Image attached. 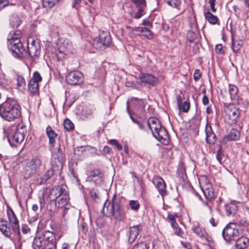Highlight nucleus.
<instances>
[{"instance_id":"f8f14e48","label":"nucleus","mask_w":249,"mask_h":249,"mask_svg":"<svg viewBox=\"0 0 249 249\" xmlns=\"http://www.w3.org/2000/svg\"><path fill=\"white\" fill-rule=\"evenodd\" d=\"M84 77L81 72L79 71H72L70 72L66 77L67 83L70 85H78L83 83Z\"/></svg>"},{"instance_id":"39448f33","label":"nucleus","mask_w":249,"mask_h":249,"mask_svg":"<svg viewBox=\"0 0 249 249\" xmlns=\"http://www.w3.org/2000/svg\"><path fill=\"white\" fill-rule=\"evenodd\" d=\"M50 199L55 200V205L61 208L68 203L69 196L68 192L62 187H54L51 191Z\"/></svg>"},{"instance_id":"603ef678","label":"nucleus","mask_w":249,"mask_h":249,"mask_svg":"<svg viewBox=\"0 0 249 249\" xmlns=\"http://www.w3.org/2000/svg\"><path fill=\"white\" fill-rule=\"evenodd\" d=\"M201 72L199 70H196L194 73V79L195 81H197L201 77Z\"/></svg>"},{"instance_id":"f03ea898","label":"nucleus","mask_w":249,"mask_h":249,"mask_svg":"<svg viewBox=\"0 0 249 249\" xmlns=\"http://www.w3.org/2000/svg\"><path fill=\"white\" fill-rule=\"evenodd\" d=\"M21 114L20 107L18 101L8 98L0 105V115L6 121L11 122L18 118Z\"/></svg>"},{"instance_id":"393cba45","label":"nucleus","mask_w":249,"mask_h":249,"mask_svg":"<svg viewBox=\"0 0 249 249\" xmlns=\"http://www.w3.org/2000/svg\"><path fill=\"white\" fill-rule=\"evenodd\" d=\"M148 124L153 134V132H156L161 127L159 121L156 118H151L149 119Z\"/></svg>"},{"instance_id":"4d7b16f0","label":"nucleus","mask_w":249,"mask_h":249,"mask_svg":"<svg viewBox=\"0 0 249 249\" xmlns=\"http://www.w3.org/2000/svg\"><path fill=\"white\" fill-rule=\"evenodd\" d=\"M215 0H209V2L210 5L211 9L213 12H215L216 9L214 7Z\"/></svg>"},{"instance_id":"c9c22d12","label":"nucleus","mask_w":249,"mask_h":249,"mask_svg":"<svg viewBox=\"0 0 249 249\" xmlns=\"http://www.w3.org/2000/svg\"><path fill=\"white\" fill-rule=\"evenodd\" d=\"M58 2L59 0H43L42 4L45 8H51Z\"/></svg>"},{"instance_id":"8fccbe9b","label":"nucleus","mask_w":249,"mask_h":249,"mask_svg":"<svg viewBox=\"0 0 249 249\" xmlns=\"http://www.w3.org/2000/svg\"><path fill=\"white\" fill-rule=\"evenodd\" d=\"M100 172L98 169H93L88 174L90 177H97L100 175Z\"/></svg>"},{"instance_id":"de8ad7c7","label":"nucleus","mask_w":249,"mask_h":249,"mask_svg":"<svg viewBox=\"0 0 249 249\" xmlns=\"http://www.w3.org/2000/svg\"><path fill=\"white\" fill-rule=\"evenodd\" d=\"M223 154L221 150V149L219 148V149L216 152V159L219 163L222 164L223 161Z\"/></svg>"},{"instance_id":"e433bc0d","label":"nucleus","mask_w":249,"mask_h":249,"mask_svg":"<svg viewBox=\"0 0 249 249\" xmlns=\"http://www.w3.org/2000/svg\"><path fill=\"white\" fill-rule=\"evenodd\" d=\"M193 231L194 233L200 237L204 236L205 234L206 233L205 231H203L198 224L196 226H194L193 228Z\"/></svg>"},{"instance_id":"1a4fd4ad","label":"nucleus","mask_w":249,"mask_h":249,"mask_svg":"<svg viewBox=\"0 0 249 249\" xmlns=\"http://www.w3.org/2000/svg\"><path fill=\"white\" fill-rule=\"evenodd\" d=\"M25 127L21 126L18 127L14 133L9 134L8 140L12 146H17L24 140L25 137Z\"/></svg>"},{"instance_id":"13d9d810","label":"nucleus","mask_w":249,"mask_h":249,"mask_svg":"<svg viewBox=\"0 0 249 249\" xmlns=\"http://www.w3.org/2000/svg\"><path fill=\"white\" fill-rule=\"evenodd\" d=\"M125 86L129 88H137L135 82L132 81H126Z\"/></svg>"},{"instance_id":"4468645a","label":"nucleus","mask_w":249,"mask_h":249,"mask_svg":"<svg viewBox=\"0 0 249 249\" xmlns=\"http://www.w3.org/2000/svg\"><path fill=\"white\" fill-rule=\"evenodd\" d=\"M71 42L68 39H64L58 47L57 58L59 59L64 58L65 55L71 52Z\"/></svg>"},{"instance_id":"bb28decb","label":"nucleus","mask_w":249,"mask_h":249,"mask_svg":"<svg viewBox=\"0 0 249 249\" xmlns=\"http://www.w3.org/2000/svg\"><path fill=\"white\" fill-rule=\"evenodd\" d=\"M10 25L13 28H18L21 23V20L17 14H13L9 18Z\"/></svg>"},{"instance_id":"412c9836","label":"nucleus","mask_w":249,"mask_h":249,"mask_svg":"<svg viewBox=\"0 0 249 249\" xmlns=\"http://www.w3.org/2000/svg\"><path fill=\"white\" fill-rule=\"evenodd\" d=\"M140 33H142V36L149 39L153 38V34L151 31L147 28L142 27L134 28L132 32L130 33V36L131 37H133L135 36L139 35Z\"/></svg>"},{"instance_id":"58836bf2","label":"nucleus","mask_w":249,"mask_h":249,"mask_svg":"<svg viewBox=\"0 0 249 249\" xmlns=\"http://www.w3.org/2000/svg\"><path fill=\"white\" fill-rule=\"evenodd\" d=\"M64 126L65 128L68 131L71 130L74 128L73 124L69 119H66L64 120Z\"/></svg>"},{"instance_id":"423d86ee","label":"nucleus","mask_w":249,"mask_h":249,"mask_svg":"<svg viewBox=\"0 0 249 249\" xmlns=\"http://www.w3.org/2000/svg\"><path fill=\"white\" fill-rule=\"evenodd\" d=\"M7 47L13 56L16 57H22L24 49L20 39L17 37L12 36L8 39Z\"/></svg>"},{"instance_id":"7c9ffc66","label":"nucleus","mask_w":249,"mask_h":249,"mask_svg":"<svg viewBox=\"0 0 249 249\" xmlns=\"http://www.w3.org/2000/svg\"><path fill=\"white\" fill-rule=\"evenodd\" d=\"M229 92L231 100H235L237 101L238 100V89L237 88L235 85L229 84Z\"/></svg>"},{"instance_id":"2eb2a0df","label":"nucleus","mask_w":249,"mask_h":249,"mask_svg":"<svg viewBox=\"0 0 249 249\" xmlns=\"http://www.w3.org/2000/svg\"><path fill=\"white\" fill-rule=\"evenodd\" d=\"M42 81V78L39 72L36 71L33 74V78L29 83V90L33 94H36L38 92V82Z\"/></svg>"},{"instance_id":"a19ab883","label":"nucleus","mask_w":249,"mask_h":249,"mask_svg":"<svg viewBox=\"0 0 249 249\" xmlns=\"http://www.w3.org/2000/svg\"><path fill=\"white\" fill-rule=\"evenodd\" d=\"M203 237L207 241V244L211 248V249H214L213 247L214 244L212 238L207 234H206Z\"/></svg>"},{"instance_id":"9d476101","label":"nucleus","mask_w":249,"mask_h":249,"mask_svg":"<svg viewBox=\"0 0 249 249\" xmlns=\"http://www.w3.org/2000/svg\"><path fill=\"white\" fill-rule=\"evenodd\" d=\"M238 226L234 223H230L226 225L222 231V235L227 242L234 240L239 233Z\"/></svg>"},{"instance_id":"6ab92c4d","label":"nucleus","mask_w":249,"mask_h":249,"mask_svg":"<svg viewBox=\"0 0 249 249\" xmlns=\"http://www.w3.org/2000/svg\"><path fill=\"white\" fill-rule=\"evenodd\" d=\"M178 215L177 214H173L171 213H168L167 220L170 222L171 225L174 230L175 233L181 237H183V231L181 230L178 226V224L176 221V217H177Z\"/></svg>"},{"instance_id":"864d4df0","label":"nucleus","mask_w":249,"mask_h":249,"mask_svg":"<svg viewBox=\"0 0 249 249\" xmlns=\"http://www.w3.org/2000/svg\"><path fill=\"white\" fill-rule=\"evenodd\" d=\"M190 109V103L188 102H184L182 106V109L183 112H187Z\"/></svg>"},{"instance_id":"f3484780","label":"nucleus","mask_w":249,"mask_h":249,"mask_svg":"<svg viewBox=\"0 0 249 249\" xmlns=\"http://www.w3.org/2000/svg\"><path fill=\"white\" fill-rule=\"evenodd\" d=\"M138 77L141 81L144 84L155 86L159 83V79L151 74L141 73Z\"/></svg>"},{"instance_id":"37998d69","label":"nucleus","mask_w":249,"mask_h":249,"mask_svg":"<svg viewBox=\"0 0 249 249\" xmlns=\"http://www.w3.org/2000/svg\"><path fill=\"white\" fill-rule=\"evenodd\" d=\"M129 205L131 209L134 211H137L140 208L139 203L135 200H130Z\"/></svg>"},{"instance_id":"b1692460","label":"nucleus","mask_w":249,"mask_h":249,"mask_svg":"<svg viewBox=\"0 0 249 249\" xmlns=\"http://www.w3.org/2000/svg\"><path fill=\"white\" fill-rule=\"evenodd\" d=\"M139 232L138 226L131 227L129 229L128 242L132 244L137 238Z\"/></svg>"},{"instance_id":"5701e85b","label":"nucleus","mask_w":249,"mask_h":249,"mask_svg":"<svg viewBox=\"0 0 249 249\" xmlns=\"http://www.w3.org/2000/svg\"><path fill=\"white\" fill-rule=\"evenodd\" d=\"M235 246L239 249H245L249 246V238L245 236L238 238L235 242Z\"/></svg>"},{"instance_id":"680f3d73","label":"nucleus","mask_w":249,"mask_h":249,"mask_svg":"<svg viewBox=\"0 0 249 249\" xmlns=\"http://www.w3.org/2000/svg\"><path fill=\"white\" fill-rule=\"evenodd\" d=\"M202 103L204 105H207L209 103V100L208 97L205 94L202 99Z\"/></svg>"},{"instance_id":"69168bd1","label":"nucleus","mask_w":249,"mask_h":249,"mask_svg":"<svg viewBox=\"0 0 249 249\" xmlns=\"http://www.w3.org/2000/svg\"><path fill=\"white\" fill-rule=\"evenodd\" d=\"M81 0H73L72 3V7L76 8V6L80 3Z\"/></svg>"},{"instance_id":"5fc2aeb1","label":"nucleus","mask_w":249,"mask_h":249,"mask_svg":"<svg viewBox=\"0 0 249 249\" xmlns=\"http://www.w3.org/2000/svg\"><path fill=\"white\" fill-rule=\"evenodd\" d=\"M205 130L206 135L211 134V133H214L213 131L211 125L208 124H207L206 125Z\"/></svg>"},{"instance_id":"473e14b6","label":"nucleus","mask_w":249,"mask_h":249,"mask_svg":"<svg viewBox=\"0 0 249 249\" xmlns=\"http://www.w3.org/2000/svg\"><path fill=\"white\" fill-rule=\"evenodd\" d=\"M204 17L208 21L212 24H215L218 21L217 17L210 12L205 13Z\"/></svg>"},{"instance_id":"c85d7f7f","label":"nucleus","mask_w":249,"mask_h":249,"mask_svg":"<svg viewBox=\"0 0 249 249\" xmlns=\"http://www.w3.org/2000/svg\"><path fill=\"white\" fill-rule=\"evenodd\" d=\"M0 231L7 237H10L11 234L10 228L7 227L6 220H0Z\"/></svg>"},{"instance_id":"49530a36","label":"nucleus","mask_w":249,"mask_h":249,"mask_svg":"<svg viewBox=\"0 0 249 249\" xmlns=\"http://www.w3.org/2000/svg\"><path fill=\"white\" fill-rule=\"evenodd\" d=\"M135 5L137 7H145V0H131Z\"/></svg>"},{"instance_id":"09e8293b","label":"nucleus","mask_w":249,"mask_h":249,"mask_svg":"<svg viewBox=\"0 0 249 249\" xmlns=\"http://www.w3.org/2000/svg\"><path fill=\"white\" fill-rule=\"evenodd\" d=\"M71 211V210L65 208L63 209V213H62V217L63 219L65 220H67V219L70 217V214Z\"/></svg>"},{"instance_id":"0e129e2a","label":"nucleus","mask_w":249,"mask_h":249,"mask_svg":"<svg viewBox=\"0 0 249 249\" xmlns=\"http://www.w3.org/2000/svg\"><path fill=\"white\" fill-rule=\"evenodd\" d=\"M180 243L182 246L186 249H191V245L188 242H184L182 241H180Z\"/></svg>"},{"instance_id":"a211bd4d","label":"nucleus","mask_w":249,"mask_h":249,"mask_svg":"<svg viewBox=\"0 0 249 249\" xmlns=\"http://www.w3.org/2000/svg\"><path fill=\"white\" fill-rule=\"evenodd\" d=\"M28 51L31 57L38 56L40 53V46L38 41L32 39L31 43L28 42Z\"/></svg>"},{"instance_id":"a18cd8bd","label":"nucleus","mask_w":249,"mask_h":249,"mask_svg":"<svg viewBox=\"0 0 249 249\" xmlns=\"http://www.w3.org/2000/svg\"><path fill=\"white\" fill-rule=\"evenodd\" d=\"M137 8L138 10L134 15V18H139L142 16L145 7H137Z\"/></svg>"},{"instance_id":"dca6fc26","label":"nucleus","mask_w":249,"mask_h":249,"mask_svg":"<svg viewBox=\"0 0 249 249\" xmlns=\"http://www.w3.org/2000/svg\"><path fill=\"white\" fill-rule=\"evenodd\" d=\"M153 136L159 142L165 145L169 143V137L166 129L161 127L156 132H153Z\"/></svg>"},{"instance_id":"ddd939ff","label":"nucleus","mask_w":249,"mask_h":249,"mask_svg":"<svg viewBox=\"0 0 249 249\" xmlns=\"http://www.w3.org/2000/svg\"><path fill=\"white\" fill-rule=\"evenodd\" d=\"M7 215L13 232L15 233V235L20 239L19 222L16 214L14 211L12 209H10L7 211Z\"/></svg>"},{"instance_id":"6e6d98bb","label":"nucleus","mask_w":249,"mask_h":249,"mask_svg":"<svg viewBox=\"0 0 249 249\" xmlns=\"http://www.w3.org/2000/svg\"><path fill=\"white\" fill-rule=\"evenodd\" d=\"M9 4L8 0H0V11Z\"/></svg>"},{"instance_id":"c03bdc74","label":"nucleus","mask_w":249,"mask_h":249,"mask_svg":"<svg viewBox=\"0 0 249 249\" xmlns=\"http://www.w3.org/2000/svg\"><path fill=\"white\" fill-rule=\"evenodd\" d=\"M129 114L130 117L131 119L132 120V121H133V122L135 124H137L138 125L140 129H142L143 128V125L142 124V122L141 121L138 120L137 117L135 118L134 116H133L130 112H129Z\"/></svg>"},{"instance_id":"774afa93","label":"nucleus","mask_w":249,"mask_h":249,"mask_svg":"<svg viewBox=\"0 0 249 249\" xmlns=\"http://www.w3.org/2000/svg\"><path fill=\"white\" fill-rule=\"evenodd\" d=\"M244 213L245 215L249 218V208L246 207L244 210Z\"/></svg>"},{"instance_id":"7ed1b4c3","label":"nucleus","mask_w":249,"mask_h":249,"mask_svg":"<svg viewBox=\"0 0 249 249\" xmlns=\"http://www.w3.org/2000/svg\"><path fill=\"white\" fill-rule=\"evenodd\" d=\"M63 166V156L60 147L54 149L52 153V168L47 171L45 174L38 179L40 184L44 183L54 174V172H60Z\"/></svg>"},{"instance_id":"052dcab7","label":"nucleus","mask_w":249,"mask_h":249,"mask_svg":"<svg viewBox=\"0 0 249 249\" xmlns=\"http://www.w3.org/2000/svg\"><path fill=\"white\" fill-rule=\"evenodd\" d=\"M71 249V245L66 242H64L62 244L61 246V249Z\"/></svg>"},{"instance_id":"338daca9","label":"nucleus","mask_w":249,"mask_h":249,"mask_svg":"<svg viewBox=\"0 0 249 249\" xmlns=\"http://www.w3.org/2000/svg\"><path fill=\"white\" fill-rule=\"evenodd\" d=\"M209 222L213 226L215 227L217 224L218 221H215V219L212 217L209 220Z\"/></svg>"},{"instance_id":"f704fd0d","label":"nucleus","mask_w":249,"mask_h":249,"mask_svg":"<svg viewBox=\"0 0 249 249\" xmlns=\"http://www.w3.org/2000/svg\"><path fill=\"white\" fill-rule=\"evenodd\" d=\"M17 82V88L20 90L24 89L26 85L24 78L21 76H18Z\"/></svg>"},{"instance_id":"aec40b11","label":"nucleus","mask_w":249,"mask_h":249,"mask_svg":"<svg viewBox=\"0 0 249 249\" xmlns=\"http://www.w3.org/2000/svg\"><path fill=\"white\" fill-rule=\"evenodd\" d=\"M152 182L155 186L158 189L159 192L162 197H164L167 195L165 183L161 178L160 177H155Z\"/></svg>"},{"instance_id":"ea45409f","label":"nucleus","mask_w":249,"mask_h":249,"mask_svg":"<svg viewBox=\"0 0 249 249\" xmlns=\"http://www.w3.org/2000/svg\"><path fill=\"white\" fill-rule=\"evenodd\" d=\"M149 247L147 244L144 242H141L135 244L132 249H148Z\"/></svg>"},{"instance_id":"cd10ccee","label":"nucleus","mask_w":249,"mask_h":249,"mask_svg":"<svg viewBox=\"0 0 249 249\" xmlns=\"http://www.w3.org/2000/svg\"><path fill=\"white\" fill-rule=\"evenodd\" d=\"M46 134L49 138V143L53 144L55 143V139L57 136V134L53 130L50 126H48L46 130Z\"/></svg>"},{"instance_id":"4be33fe9","label":"nucleus","mask_w":249,"mask_h":249,"mask_svg":"<svg viewBox=\"0 0 249 249\" xmlns=\"http://www.w3.org/2000/svg\"><path fill=\"white\" fill-rule=\"evenodd\" d=\"M201 189L204 195L208 200H210L213 197V189L209 181L206 180V184L204 186H201Z\"/></svg>"},{"instance_id":"79ce46f5","label":"nucleus","mask_w":249,"mask_h":249,"mask_svg":"<svg viewBox=\"0 0 249 249\" xmlns=\"http://www.w3.org/2000/svg\"><path fill=\"white\" fill-rule=\"evenodd\" d=\"M206 136V141L209 144H213L216 142V136L214 133L207 135Z\"/></svg>"},{"instance_id":"f257e3e1","label":"nucleus","mask_w":249,"mask_h":249,"mask_svg":"<svg viewBox=\"0 0 249 249\" xmlns=\"http://www.w3.org/2000/svg\"><path fill=\"white\" fill-rule=\"evenodd\" d=\"M104 215L113 217L117 221H122L125 219L126 214L122 200L114 195L111 201H106L102 210Z\"/></svg>"},{"instance_id":"e2e57ef3","label":"nucleus","mask_w":249,"mask_h":249,"mask_svg":"<svg viewBox=\"0 0 249 249\" xmlns=\"http://www.w3.org/2000/svg\"><path fill=\"white\" fill-rule=\"evenodd\" d=\"M103 151L106 154H110L112 153L111 148L108 146H105L104 147Z\"/></svg>"},{"instance_id":"4c0bfd02","label":"nucleus","mask_w":249,"mask_h":249,"mask_svg":"<svg viewBox=\"0 0 249 249\" xmlns=\"http://www.w3.org/2000/svg\"><path fill=\"white\" fill-rule=\"evenodd\" d=\"M166 3L174 8H178L181 4V0H165Z\"/></svg>"},{"instance_id":"6e6552de","label":"nucleus","mask_w":249,"mask_h":249,"mask_svg":"<svg viewBox=\"0 0 249 249\" xmlns=\"http://www.w3.org/2000/svg\"><path fill=\"white\" fill-rule=\"evenodd\" d=\"M111 38L108 32H101L99 37L95 38L93 45L96 49L104 50L106 49L111 43Z\"/></svg>"},{"instance_id":"72a5a7b5","label":"nucleus","mask_w":249,"mask_h":249,"mask_svg":"<svg viewBox=\"0 0 249 249\" xmlns=\"http://www.w3.org/2000/svg\"><path fill=\"white\" fill-rule=\"evenodd\" d=\"M243 41L242 40H237L234 38H232L231 46L233 52H237L241 47L243 45Z\"/></svg>"},{"instance_id":"3c124183","label":"nucleus","mask_w":249,"mask_h":249,"mask_svg":"<svg viewBox=\"0 0 249 249\" xmlns=\"http://www.w3.org/2000/svg\"><path fill=\"white\" fill-rule=\"evenodd\" d=\"M215 51L217 53L220 54H223L225 53L223 46L221 44H218L215 46Z\"/></svg>"},{"instance_id":"a878e982","label":"nucleus","mask_w":249,"mask_h":249,"mask_svg":"<svg viewBox=\"0 0 249 249\" xmlns=\"http://www.w3.org/2000/svg\"><path fill=\"white\" fill-rule=\"evenodd\" d=\"M225 210L228 216H233L237 211V207L234 203L231 202L225 205Z\"/></svg>"},{"instance_id":"c756f323","label":"nucleus","mask_w":249,"mask_h":249,"mask_svg":"<svg viewBox=\"0 0 249 249\" xmlns=\"http://www.w3.org/2000/svg\"><path fill=\"white\" fill-rule=\"evenodd\" d=\"M36 246V242L32 243L33 249H56V245L53 244H41L37 247Z\"/></svg>"},{"instance_id":"9b49d317","label":"nucleus","mask_w":249,"mask_h":249,"mask_svg":"<svg viewBox=\"0 0 249 249\" xmlns=\"http://www.w3.org/2000/svg\"><path fill=\"white\" fill-rule=\"evenodd\" d=\"M33 242H36V247L38 246L39 244L41 245V244L56 245L55 236L54 233L49 231H45L42 234L36 236L34 239Z\"/></svg>"},{"instance_id":"0eeeda50","label":"nucleus","mask_w":249,"mask_h":249,"mask_svg":"<svg viewBox=\"0 0 249 249\" xmlns=\"http://www.w3.org/2000/svg\"><path fill=\"white\" fill-rule=\"evenodd\" d=\"M239 114L238 108L233 104H229L224 107V117L229 124H235Z\"/></svg>"},{"instance_id":"bf43d9fd","label":"nucleus","mask_w":249,"mask_h":249,"mask_svg":"<svg viewBox=\"0 0 249 249\" xmlns=\"http://www.w3.org/2000/svg\"><path fill=\"white\" fill-rule=\"evenodd\" d=\"M21 231L23 233L27 234L30 231V229L27 225H23L22 227Z\"/></svg>"},{"instance_id":"2f4dec72","label":"nucleus","mask_w":249,"mask_h":249,"mask_svg":"<svg viewBox=\"0 0 249 249\" xmlns=\"http://www.w3.org/2000/svg\"><path fill=\"white\" fill-rule=\"evenodd\" d=\"M240 136V132L236 129H231L229 134L227 136V139L229 141H237Z\"/></svg>"},{"instance_id":"20e7f679","label":"nucleus","mask_w":249,"mask_h":249,"mask_svg":"<svg viewBox=\"0 0 249 249\" xmlns=\"http://www.w3.org/2000/svg\"><path fill=\"white\" fill-rule=\"evenodd\" d=\"M42 164L41 159L36 156L31 159L23 160L21 163V173L25 178H29L36 173Z\"/></svg>"}]
</instances>
